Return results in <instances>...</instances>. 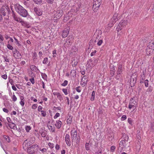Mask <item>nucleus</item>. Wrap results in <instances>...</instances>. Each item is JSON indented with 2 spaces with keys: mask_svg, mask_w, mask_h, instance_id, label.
<instances>
[{
  "mask_svg": "<svg viewBox=\"0 0 154 154\" xmlns=\"http://www.w3.org/2000/svg\"><path fill=\"white\" fill-rule=\"evenodd\" d=\"M37 106L38 105L37 104H34L32 106V109H35L37 108Z\"/></svg>",
  "mask_w": 154,
  "mask_h": 154,
  "instance_id": "052dcab7",
  "label": "nucleus"
},
{
  "mask_svg": "<svg viewBox=\"0 0 154 154\" xmlns=\"http://www.w3.org/2000/svg\"><path fill=\"white\" fill-rule=\"evenodd\" d=\"M122 28H123L121 26H119V24H118V25L117 26L116 29L117 31L119 32L121 30Z\"/></svg>",
  "mask_w": 154,
  "mask_h": 154,
  "instance_id": "603ef678",
  "label": "nucleus"
},
{
  "mask_svg": "<svg viewBox=\"0 0 154 154\" xmlns=\"http://www.w3.org/2000/svg\"><path fill=\"white\" fill-rule=\"evenodd\" d=\"M102 33L101 30H97L95 33V36L97 39H98L100 37L101 34Z\"/></svg>",
  "mask_w": 154,
  "mask_h": 154,
  "instance_id": "b1692460",
  "label": "nucleus"
},
{
  "mask_svg": "<svg viewBox=\"0 0 154 154\" xmlns=\"http://www.w3.org/2000/svg\"><path fill=\"white\" fill-rule=\"evenodd\" d=\"M13 53L14 56L17 59H20L22 57V55L19 51L16 49H15L13 51Z\"/></svg>",
  "mask_w": 154,
  "mask_h": 154,
  "instance_id": "0eeeda50",
  "label": "nucleus"
},
{
  "mask_svg": "<svg viewBox=\"0 0 154 154\" xmlns=\"http://www.w3.org/2000/svg\"><path fill=\"white\" fill-rule=\"evenodd\" d=\"M119 17H118V14L116 13L115 14L112 18L111 19L112 21H113L115 23L119 20Z\"/></svg>",
  "mask_w": 154,
  "mask_h": 154,
  "instance_id": "aec40b11",
  "label": "nucleus"
},
{
  "mask_svg": "<svg viewBox=\"0 0 154 154\" xmlns=\"http://www.w3.org/2000/svg\"><path fill=\"white\" fill-rule=\"evenodd\" d=\"M115 69H113V70H111L110 74L111 76H113L115 73Z\"/></svg>",
  "mask_w": 154,
  "mask_h": 154,
  "instance_id": "09e8293b",
  "label": "nucleus"
},
{
  "mask_svg": "<svg viewBox=\"0 0 154 154\" xmlns=\"http://www.w3.org/2000/svg\"><path fill=\"white\" fill-rule=\"evenodd\" d=\"M34 11L36 14L38 16H41L42 14V11L39 9L38 8H34Z\"/></svg>",
  "mask_w": 154,
  "mask_h": 154,
  "instance_id": "6ab92c4d",
  "label": "nucleus"
},
{
  "mask_svg": "<svg viewBox=\"0 0 154 154\" xmlns=\"http://www.w3.org/2000/svg\"><path fill=\"white\" fill-rule=\"evenodd\" d=\"M78 50V49L75 46H73L71 50V52H75L76 51H77Z\"/></svg>",
  "mask_w": 154,
  "mask_h": 154,
  "instance_id": "2f4dec72",
  "label": "nucleus"
},
{
  "mask_svg": "<svg viewBox=\"0 0 154 154\" xmlns=\"http://www.w3.org/2000/svg\"><path fill=\"white\" fill-rule=\"evenodd\" d=\"M115 23V22H114L113 21H112V20L111 19L109 24H108V26L109 27H112L114 24Z\"/></svg>",
  "mask_w": 154,
  "mask_h": 154,
  "instance_id": "c756f323",
  "label": "nucleus"
},
{
  "mask_svg": "<svg viewBox=\"0 0 154 154\" xmlns=\"http://www.w3.org/2000/svg\"><path fill=\"white\" fill-rule=\"evenodd\" d=\"M69 28L67 29H65L62 32V37L63 38H65L66 37L69 32Z\"/></svg>",
  "mask_w": 154,
  "mask_h": 154,
  "instance_id": "f3484780",
  "label": "nucleus"
},
{
  "mask_svg": "<svg viewBox=\"0 0 154 154\" xmlns=\"http://www.w3.org/2000/svg\"><path fill=\"white\" fill-rule=\"evenodd\" d=\"M100 5V3H99L97 2L94 0L93 8L94 9H96L97 10L99 8Z\"/></svg>",
  "mask_w": 154,
  "mask_h": 154,
  "instance_id": "a211bd4d",
  "label": "nucleus"
},
{
  "mask_svg": "<svg viewBox=\"0 0 154 154\" xmlns=\"http://www.w3.org/2000/svg\"><path fill=\"white\" fill-rule=\"evenodd\" d=\"M31 100H33L34 102H36L37 101V100L35 98L33 97H31Z\"/></svg>",
  "mask_w": 154,
  "mask_h": 154,
  "instance_id": "774afa93",
  "label": "nucleus"
},
{
  "mask_svg": "<svg viewBox=\"0 0 154 154\" xmlns=\"http://www.w3.org/2000/svg\"><path fill=\"white\" fill-rule=\"evenodd\" d=\"M48 59L47 57H45L43 61V63L44 64H47L48 62Z\"/></svg>",
  "mask_w": 154,
  "mask_h": 154,
  "instance_id": "3c124183",
  "label": "nucleus"
},
{
  "mask_svg": "<svg viewBox=\"0 0 154 154\" xmlns=\"http://www.w3.org/2000/svg\"><path fill=\"white\" fill-rule=\"evenodd\" d=\"M122 66L119 64L118 66V70L117 72V75L116 77V78L117 79H118L119 78V76H118V75H120L122 72Z\"/></svg>",
  "mask_w": 154,
  "mask_h": 154,
  "instance_id": "2eb2a0df",
  "label": "nucleus"
},
{
  "mask_svg": "<svg viewBox=\"0 0 154 154\" xmlns=\"http://www.w3.org/2000/svg\"><path fill=\"white\" fill-rule=\"evenodd\" d=\"M20 103L22 106H23L25 104V99L24 97L23 96L20 95Z\"/></svg>",
  "mask_w": 154,
  "mask_h": 154,
  "instance_id": "5701e85b",
  "label": "nucleus"
},
{
  "mask_svg": "<svg viewBox=\"0 0 154 154\" xmlns=\"http://www.w3.org/2000/svg\"><path fill=\"white\" fill-rule=\"evenodd\" d=\"M148 83L149 81L147 79H146L144 81V84L146 87H148L149 85Z\"/></svg>",
  "mask_w": 154,
  "mask_h": 154,
  "instance_id": "49530a36",
  "label": "nucleus"
},
{
  "mask_svg": "<svg viewBox=\"0 0 154 154\" xmlns=\"http://www.w3.org/2000/svg\"><path fill=\"white\" fill-rule=\"evenodd\" d=\"M97 52V51L96 50H94V51H93L92 52L91 54H90V55H91V56H93Z\"/></svg>",
  "mask_w": 154,
  "mask_h": 154,
  "instance_id": "680f3d73",
  "label": "nucleus"
},
{
  "mask_svg": "<svg viewBox=\"0 0 154 154\" xmlns=\"http://www.w3.org/2000/svg\"><path fill=\"white\" fill-rule=\"evenodd\" d=\"M34 2L37 4H40L42 2V0H33Z\"/></svg>",
  "mask_w": 154,
  "mask_h": 154,
  "instance_id": "e433bc0d",
  "label": "nucleus"
},
{
  "mask_svg": "<svg viewBox=\"0 0 154 154\" xmlns=\"http://www.w3.org/2000/svg\"><path fill=\"white\" fill-rule=\"evenodd\" d=\"M75 90L77 92L80 93L81 92L82 89L81 87L79 86L76 88Z\"/></svg>",
  "mask_w": 154,
  "mask_h": 154,
  "instance_id": "72a5a7b5",
  "label": "nucleus"
},
{
  "mask_svg": "<svg viewBox=\"0 0 154 154\" xmlns=\"http://www.w3.org/2000/svg\"><path fill=\"white\" fill-rule=\"evenodd\" d=\"M127 119V117L125 115H123L122 116L121 120L122 121H123Z\"/></svg>",
  "mask_w": 154,
  "mask_h": 154,
  "instance_id": "37998d69",
  "label": "nucleus"
},
{
  "mask_svg": "<svg viewBox=\"0 0 154 154\" xmlns=\"http://www.w3.org/2000/svg\"><path fill=\"white\" fill-rule=\"evenodd\" d=\"M73 10L71 9V11H70V12L68 13V14L67 15V17H69L70 16V15L72 14L71 12H73Z\"/></svg>",
  "mask_w": 154,
  "mask_h": 154,
  "instance_id": "69168bd1",
  "label": "nucleus"
},
{
  "mask_svg": "<svg viewBox=\"0 0 154 154\" xmlns=\"http://www.w3.org/2000/svg\"><path fill=\"white\" fill-rule=\"evenodd\" d=\"M41 134L42 137H45L47 135V132L45 131H42V132H41Z\"/></svg>",
  "mask_w": 154,
  "mask_h": 154,
  "instance_id": "c9c22d12",
  "label": "nucleus"
},
{
  "mask_svg": "<svg viewBox=\"0 0 154 154\" xmlns=\"http://www.w3.org/2000/svg\"><path fill=\"white\" fill-rule=\"evenodd\" d=\"M48 145L51 148H53L54 146V145L53 143L49 142L48 143Z\"/></svg>",
  "mask_w": 154,
  "mask_h": 154,
  "instance_id": "5fc2aeb1",
  "label": "nucleus"
},
{
  "mask_svg": "<svg viewBox=\"0 0 154 154\" xmlns=\"http://www.w3.org/2000/svg\"><path fill=\"white\" fill-rule=\"evenodd\" d=\"M53 14H54L53 20L54 22H56L62 16L63 11L61 10H57V11H54Z\"/></svg>",
  "mask_w": 154,
  "mask_h": 154,
  "instance_id": "7ed1b4c3",
  "label": "nucleus"
},
{
  "mask_svg": "<svg viewBox=\"0 0 154 154\" xmlns=\"http://www.w3.org/2000/svg\"><path fill=\"white\" fill-rule=\"evenodd\" d=\"M9 127L11 128H14L16 126V125L14 123H11L8 124Z\"/></svg>",
  "mask_w": 154,
  "mask_h": 154,
  "instance_id": "7c9ffc66",
  "label": "nucleus"
},
{
  "mask_svg": "<svg viewBox=\"0 0 154 154\" xmlns=\"http://www.w3.org/2000/svg\"><path fill=\"white\" fill-rule=\"evenodd\" d=\"M95 96V93L94 91H93L90 97V100L91 101L94 100Z\"/></svg>",
  "mask_w": 154,
  "mask_h": 154,
  "instance_id": "a878e982",
  "label": "nucleus"
},
{
  "mask_svg": "<svg viewBox=\"0 0 154 154\" xmlns=\"http://www.w3.org/2000/svg\"><path fill=\"white\" fill-rule=\"evenodd\" d=\"M138 101L135 97L130 99L129 101L128 108L131 109H133V111L135 110L138 106Z\"/></svg>",
  "mask_w": 154,
  "mask_h": 154,
  "instance_id": "f03ea898",
  "label": "nucleus"
},
{
  "mask_svg": "<svg viewBox=\"0 0 154 154\" xmlns=\"http://www.w3.org/2000/svg\"><path fill=\"white\" fill-rule=\"evenodd\" d=\"M60 116V114L59 113L57 112L56 113L55 116L54 117V119H57L58 117H59Z\"/></svg>",
  "mask_w": 154,
  "mask_h": 154,
  "instance_id": "79ce46f5",
  "label": "nucleus"
},
{
  "mask_svg": "<svg viewBox=\"0 0 154 154\" xmlns=\"http://www.w3.org/2000/svg\"><path fill=\"white\" fill-rule=\"evenodd\" d=\"M37 145H33L28 148L27 149V152L28 153L32 154L35 152L34 149L36 147H37Z\"/></svg>",
  "mask_w": 154,
  "mask_h": 154,
  "instance_id": "1a4fd4ad",
  "label": "nucleus"
},
{
  "mask_svg": "<svg viewBox=\"0 0 154 154\" xmlns=\"http://www.w3.org/2000/svg\"><path fill=\"white\" fill-rule=\"evenodd\" d=\"M68 82L67 80H65L61 84V85L63 86H65L68 84Z\"/></svg>",
  "mask_w": 154,
  "mask_h": 154,
  "instance_id": "ea45409f",
  "label": "nucleus"
},
{
  "mask_svg": "<svg viewBox=\"0 0 154 154\" xmlns=\"http://www.w3.org/2000/svg\"><path fill=\"white\" fill-rule=\"evenodd\" d=\"M14 19L16 21L19 22L21 23L22 25H23V24H26V23L25 22L23 21L21 18L19 17H18L16 16L15 15H14L13 16Z\"/></svg>",
  "mask_w": 154,
  "mask_h": 154,
  "instance_id": "f8f14e48",
  "label": "nucleus"
},
{
  "mask_svg": "<svg viewBox=\"0 0 154 154\" xmlns=\"http://www.w3.org/2000/svg\"><path fill=\"white\" fill-rule=\"evenodd\" d=\"M66 42L67 43V44L69 45L71 43V40H70V38L68 37L66 39Z\"/></svg>",
  "mask_w": 154,
  "mask_h": 154,
  "instance_id": "4c0bfd02",
  "label": "nucleus"
},
{
  "mask_svg": "<svg viewBox=\"0 0 154 154\" xmlns=\"http://www.w3.org/2000/svg\"><path fill=\"white\" fill-rule=\"evenodd\" d=\"M85 149L87 150H88L90 149V144L88 143H85Z\"/></svg>",
  "mask_w": 154,
  "mask_h": 154,
  "instance_id": "473e14b6",
  "label": "nucleus"
},
{
  "mask_svg": "<svg viewBox=\"0 0 154 154\" xmlns=\"http://www.w3.org/2000/svg\"><path fill=\"white\" fill-rule=\"evenodd\" d=\"M25 130L26 131L29 132V131L31 129V128L29 126H26L25 128Z\"/></svg>",
  "mask_w": 154,
  "mask_h": 154,
  "instance_id": "f704fd0d",
  "label": "nucleus"
},
{
  "mask_svg": "<svg viewBox=\"0 0 154 154\" xmlns=\"http://www.w3.org/2000/svg\"><path fill=\"white\" fill-rule=\"evenodd\" d=\"M70 136L68 134H66L65 136V141L66 144L69 146H71V141L70 140Z\"/></svg>",
  "mask_w": 154,
  "mask_h": 154,
  "instance_id": "9b49d317",
  "label": "nucleus"
},
{
  "mask_svg": "<svg viewBox=\"0 0 154 154\" xmlns=\"http://www.w3.org/2000/svg\"><path fill=\"white\" fill-rule=\"evenodd\" d=\"M30 68L32 70L34 71H36L37 69L36 67L34 65H31L30 66Z\"/></svg>",
  "mask_w": 154,
  "mask_h": 154,
  "instance_id": "cd10ccee",
  "label": "nucleus"
},
{
  "mask_svg": "<svg viewBox=\"0 0 154 154\" xmlns=\"http://www.w3.org/2000/svg\"><path fill=\"white\" fill-rule=\"evenodd\" d=\"M128 21L126 20H122L119 23V26L123 28L127 24Z\"/></svg>",
  "mask_w": 154,
  "mask_h": 154,
  "instance_id": "dca6fc26",
  "label": "nucleus"
},
{
  "mask_svg": "<svg viewBox=\"0 0 154 154\" xmlns=\"http://www.w3.org/2000/svg\"><path fill=\"white\" fill-rule=\"evenodd\" d=\"M116 148V147L115 146H111L110 148V151L112 152H114Z\"/></svg>",
  "mask_w": 154,
  "mask_h": 154,
  "instance_id": "de8ad7c7",
  "label": "nucleus"
},
{
  "mask_svg": "<svg viewBox=\"0 0 154 154\" xmlns=\"http://www.w3.org/2000/svg\"><path fill=\"white\" fill-rule=\"evenodd\" d=\"M103 41L102 39H100L99 40L97 43V45L98 46H100L103 43Z\"/></svg>",
  "mask_w": 154,
  "mask_h": 154,
  "instance_id": "864d4df0",
  "label": "nucleus"
},
{
  "mask_svg": "<svg viewBox=\"0 0 154 154\" xmlns=\"http://www.w3.org/2000/svg\"><path fill=\"white\" fill-rule=\"evenodd\" d=\"M62 124V122L60 121L57 120L56 121L55 125L57 128L60 129L61 127Z\"/></svg>",
  "mask_w": 154,
  "mask_h": 154,
  "instance_id": "412c9836",
  "label": "nucleus"
},
{
  "mask_svg": "<svg viewBox=\"0 0 154 154\" xmlns=\"http://www.w3.org/2000/svg\"><path fill=\"white\" fill-rule=\"evenodd\" d=\"M40 151L42 152L43 153L46 152L47 149L46 148H43V149H40Z\"/></svg>",
  "mask_w": 154,
  "mask_h": 154,
  "instance_id": "13d9d810",
  "label": "nucleus"
},
{
  "mask_svg": "<svg viewBox=\"0 0 154 154\" xmlns=\"http://www.w3.org/2000/svg\"><path fill=\"white\" fill-rule=\"evenodd\" d=\"M52 54H53V57H56V55H55H55L57 54L56 51V50H53V51H52Z\"/></svg>",
  "mask_w": 154,
  "mask_h": 154,
  "instance_id": "bf43d9fd",
  "label": "nucleus"
},
{
  "mask_svg": "<svg viewBox=\"0 0 154 154\" xmlns=\"http://www.w3.org/2000/svg\"><path fill=\"white\" fill-rule=\"evenodd\" d=\"M3 137L6 141L8 142L9 143L11 142V140L9 137L7 135H3Z\"/></svg>",
  "mask_w": 154,
  "mask_h": 154,
  "instance_id": "393cba45",
  "label": "nucleus"
},
{
  "mask_svg": "<svg viewBox=\"0 0 154 154\" xmlns=\"http://www.w3.org/2000/svg\"><path fill=\"white\" fill-rule=\"evenodd\" d=\"M70 133L72 139L76 138L77 136V132L76 130H75V128H72L70 132Z\"/></svg>",
  "mask_w": 154,
  "mask_h": 154,
  "instance_id": "ddd939ff",
  "label": "nucleus"
},
{
  "mask_svg": "<svg viewBox=\"0 0 154 154\" xmlns=\"http://www.w3.org/2000/svg\"><path fill=\"white\" fill-rule=\"evenodd\" d=\"M6 10L7 11H8L9 10V9L8 6L7 5H5L2 6L1 9V12L2 13L3 16H5L6 15V13L5 12V11Z\"/></svg>",
  "mask_w": 154,
  "mask_h": 154,
  "instance_id": "423d86ee",
  "label": "nucleus"
},
{
  "mask_svg": "<svg viewBox=\"0 0 154 154\" xmlns=\"http://www.w3.org/2000/svg\"><path fill=\"white\" fill-rule=\"evenodd\" d=\"M48 127L50 132H55V128L54 127L50 124L49 123L48 124Z\"/></svg>",
  "mask_w": 154,
  "mask_h": 154,
  "instance_id": "4be33fe9",
  "label": "nucleus"
},
{
  "mask_svg": "<svg viewBox=\"0 0 154 154\" xmlns=\"http://www.w3.org/2000/svg\"><path fill=\"white\" fill-rule=\"evenodd\" d=\"M97 62L98 60L97 59H90L88 61L87 65L88 67H92L96 65Z\"/></svg>",
  "mask_w": 154,
  "mask_h": 154,
  "instance_id": "39448f33",
  "label": "nucleus"
},
{
  "mask_svg": "<svg viewBox=\"0 0 154 154\" xmlns=\"http://www.w3.org/2000/svg\"><path fill=\"white\" fill-rule=\"evenodd\" d=\"M62 91L65 95L68 94L67 90L66 88H63L62 89Z\"/></svg>",
  "mask_w": 154,
  "mask_h": 154,
  "instance_id": "8fccbe9b",
  "label": "nucleus"
},
{
  "mask_svg": "<svg viewBox=\"0 0 154 154\" xmlns=\"http://www.w3.org/2000/svg\"><path fill=\"white\" fill-rule=\"evenodd\" d=\"M42 78L45 80H46L47 78V76L45 74L42 73Z\"/></svg>",
  "mask_w": 154,
  "mask_h": 154,
  "instance_id": "a19ab883",
  "label": "nucleus"
},
{
  "mask_svg": "<svg viewBox=\"0 0 154 154\" xmlns=\"http://www.w3.org/2000/svg\"><path fill=\"white\" fill-rule=\"evenodd\" d=\"M137 76L136 74H133L131 76L130 84L131 85H132L133 86H134L135 83Z\"/></svg>",
  "mask_w": 154,
  "mask_h": 154,
  "instance_id": "6e6552de",
  "label": "nucleus"
},
{
  "mask_svg": "<svg viewBox=\"0 0 154 154\" xmlns=\"http://www.w3.org/2000/svg\"><path fill=\"white\" fill-rule=\"evenodd\" d=\"M128 122L130 125H132V120L131 118H128Z\"/></svg>",
  "mask_w": 154,
  "mask_h": 154,
  "instance_id": "a18cd8bd",
  "label": "nucleus"
},
{
  "mask_svg": "<svg viewBox=\"0 0 154 154\" xmlns=\"http://www.w3.org/2000/svg\"><path fill=\"white\" fill-rule=\"evenodd\" d=\"M42 107L41 106H39L38 107V111H42Z\"/></svg>",
  "mask_w": 154,
  "mask_h": 154,
  "instance_id": "338daca9",
  "label": "nucleus"
},
{
  "mask_svg": "<svg viewBox=\"0 0 154 154\" xmlns=\"http://www.w3.org/2000/svg\"><path fill=\"white\" fill-rule=\"evenodd\" d=\"M7 48L10 50H12L13 49V47L10 44H8L7 45Z\"/></svg>",
  "mask_w": 154,
  "mask_h": 154,
  "instance_id": "58836bf2",
  "label": "nucleus"
},
{
  "mask_svg": "<svg viewBox=\"0 0 154 154\" xmlns=\"http://www.w3.org/2000/svg\"><path fill=\"white\" fill-rule=\"evenodd\" d=\"M46 2L50 4H52L54 1V0H45Z\"/></svg>",
  "mask_w": 154,
  "mask_h": 154,
  "instance_id": "c03bdc74",
  "label": "nucleus"
},
{
  "mask_svg": "<svg viewBox=\"0 0 154 154\" xmlns=\"http://www.w3.org/2000/svg\"><path fill=\"white\" fill-rule=\"evenodd\" d=\"M4 40V38L2 35L0 34V43H2Z\"/></svg>",
  "mask_w": 154,
  "mask_h": 154,
  "instance_id": "0e129e2a",
  "label": "nucleus"
},
{
  "mask_svg": "<svg viewBox=\"0 0 154 154\" xmlns=\"http://www.w3.org/2000/svg\"><path fill=\"white\" fill-rule=\"evenodd\" d=\"M30 81L33 84L35 83V80L34 78H32L31 79H29Z\"/></svg>",
  "mask_w": 154,
  "mask_h": 154,
  "instance_id": "e2e57ef3",
  "label": "nucleus"
},
{
  "mask_svg": "<svg viewBox=\"0 0 154 154\" xmlns=\"http://www.w3.org/2000/svg\"><path fill=\"white\" fill-rule=\"evenodd\" d=\"M72 118L71 116L69 117L66 120V123L68 124H71L72 122Z\"/></svg>",
  "mask_w": 154,
  "mask_h": 154,
  "instance_id": "c85d7f7f",
  "label": "nucleus"
},
{
  "mask_svg": "<svg viewBox=\"0 0 154 154\" xmlns=\"http://www.w3.org/2000/svg\"><path fill=\"white\" fill-rule=\"evenodd\" d=\"M53 94L54 96H56L57 98L60 101H61L63 100V97L59 92H54L53 93Z\"/></svg>",
  "mask_w": 154,
  "mask_h": 154,
  "instance_id": "4468645a",
  "label": "nucleus"
},
{
  "mask_svg": "<svg viewBox=\"0 0 154 154\" xmlns=\"http://www.w3.org/2000/svg\"><path fill=\"white\" fill-rule=\"evenodd\" d=\"M15 9L17 12L23 17H26L27 16L28 14L27 11L20 5H17Z\"/></svg>",
  "mask_w": 154,
  "mask_h": 154,
  "instance_id": "f257e3e1",
  "label": "nucleus"
},
{
  "mask_svg": "<svg viewBox=\"0 0 154 154\" xmlns=\"http://www.w3.org/2000/svg\"><path fill=\"white\" fill-rule=\"evenodd\" d=\"M41 112L42 115L43 116L45 117L46 116L47 114H46V112L42 110V111H41Z\"/></svg>",
  "mask_w": 154,
  "mask_h": 154,
  "instance_id": "4d7b16f0",
  "label": "nucleus"
},
{
  "mask_svg": "<svg viewBox=\"0 0 154 154\" xmlns=\"http://www.w3.org/2000/svg\"><path fill=\"white\" fill-rule=\"evenodd\" d=\"M12 99L14 101H15L17 100V98L14 94L12 96Z\"/></svg>",
  "mask_w": 154,
  "mask_h": 154,
  "instance_id": "6e6d98bb",
  "label": "nucleus"
},
{
  "mask_svg": "<svg viewBox=\"0 0 154 154\" xmlns=\"http://www.w3.org/2000/svg\"><path fill=\"white\" fill-rule=\"evenodd\" d=\"M70 74L71 76H72L73 77H74V76H75L76 75V71L74 69L72 70L70 72Z\"/></svg>",
  "mask_w": 154,
  "mask_h": 154,
  "instance_id": "bb28decb",
  "label": "nucleus"
},
{
  "mask_svg": "<svg viewBox=\"0 0 154 154\" xmlns=\"http://www.w3.org/2000/svg\"><path fill=\"white\" fill-rule=\"evenodd\" d=\"M123 138L124 139V140H122L119 144V146L120 147L121 146L122 148L126 146V143L128 142L129 139L128 136L126 134L123 135Z\"/></svg>",
  "mask_w": 154,
  "mask_h": 154,
  "instance_id": "20e7f679",
  "label": "nucleus"
},
{
  "mask_svg": "<svg viewBox=\"0 0 154 154\" xmlns=\"http://www.w3.org/2000/svg\"><path fill=\"white\" fill-rule=\"evenodd\" d=\"M88 80L85 76H84L82 78L80 82V85L84 87L87 84Z\"/></svg>",
  "mask_w": 154,
  "mask_h": 154,
  "instance_id": "9d476101",
  "label": "nucleus"
}]
</instances>
